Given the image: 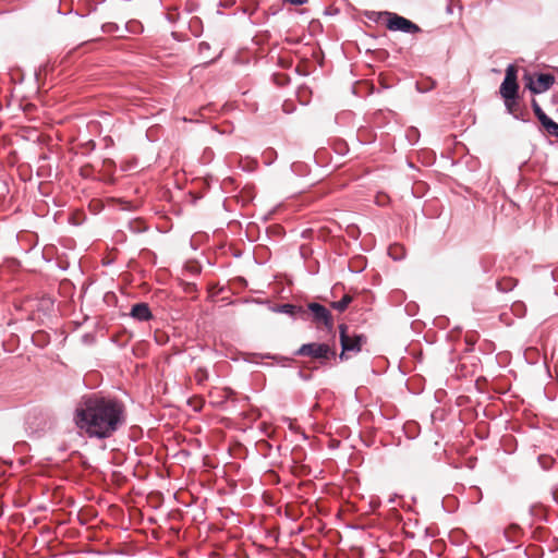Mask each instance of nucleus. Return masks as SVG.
<instances>
[{
  "mask_svg": "<svg viewBox=\"0 0 558 558\" xmlns=\"http://www.w3.org/2000/svg\"><path fill=\"white\" fill-rule=\"evenodd\" d=\"M74 422L89 438H110L126 423V409L117 398L90 395L78 402Z\"/></svg>",
  "mask_w": 558,
  "mask_h": 558,
  "instance_id": "f257e3e1",
  "label": "nucleus"
},
{
  "mask_svg": "<svg viewBox=\"0 0 558 558\" xmlns=\"http://www.w3.org/2000/svg\"><path fill=\"white\" fill-rule=\"evenodd\" d=\"M299 356H310L317 360L322 365L326 364L330 359L336 357V351L327 343H305L295 352Z\"/></svg>",
  "mask_w": 558,
  "mask_h": 558,
  "instance_id": "f03ea898",
  "label": "nucleus"
},
{
  "mask_svg": "<svg viewBox=\"0 0 558 558\" xmlns=\"http://www.w3.org/2000/svg\"><path fill=\"white\" fill-rule=\"evenodd\" d=\"M349 328L347 325L339 326L340 333V343L342 347V352L340 354V359L344 357L345 352L353 351L360 352L362 344L366 342V337L364 335H350L348 332Z\"/></svg>",
  "mask_w": 558,
  "mask_h": 558,
  "instance_id": "7ed1b4c3",
  "label": "nucleus"
},
{
  "mask_svg": "<svg viewBox=\"0 0 558 558\" xmlns=\"http://www.w3.org/2000/svg\"><path fill=\"white\" fill-rule=\"evenodd\" d=\"M518 68L513 64L508 65L504 82L500 85L499 93L502 98H512L518 96Z\"/></svg>",
  "mask_w": 558,
  "mask_h": 558,
  "instance_id": "20e7f679",
  "label": "nucleus"
},
{
  "mask_svg": "<svg viewBox=\"0 0 558 558\" xmlns=\"http://www.w3.org/2000/svg\"><path fill=\"white\" fill-rule=\"evenodd\" d=\"M385 15L388 17L387 27L390 31H401L410 34H414L421 31L416 24L396 13L385 12Z\"/></svg>",
  "mask_w": 558,
  "mask_h": 558,
  "instance_id": "39448f33",
  "label": "nucleus"
},
{
  "mask_svg": "<svg viewBox=\"0 0 558 558\" xmlns=\"http://www.w3.org/2000/svg\"><path fill=\"white\" fill-rule=\"evenodd\" d=\"M307 308L312 313L313 320L317 325H323L329 330L333 327L331 313L325 306L318 303H310Z\"/></svg>",
  "mask_w": 558,
  "mask_h": 558,
  "instance_id": "423d86ee",
  "label": "nucleus"
},
{
  "mask_svg": "<svg viewBox=\"0 0 558 558\" xmlns=\"http://www.w3.org/2000/svg\"><path fill=\"white\" fill-rule=\"evenodd\" d=\"M554 83H555L554 75L547 74V73H542V74L537 75L535 82L531 81L527 84V87L531 89L532 93L541 94V93L548 90L553 86Z\"/></svg>",
  "mask_w": 558,
  "mask_h": 558,
  "instance_id": "0eeeda50",
  "label": "nucleus"
},
{
  "mask_svg": "<svg viewBox=\"0 0 558 558\" xmlns=\"http://www.w3.org/2000/svg\"><path fill=\"white\" fill-rule=\"evenodd\" d=\"M131 316L135 319L146 322L151 318V312L149 310L148 304L146 303H137L132 306Z\"/></svg>",
  "mask_w": 558,
  "mask_h": 558,
  "instance_id": "6e6552de",
  "label": "nucleus"
},
{
  "mask_svg": "<svg viewBox=\"0 0 558 558\" xmlns=\"http://www.w3.org/2000/svg\"><path fill=\"white\" fill-rule=\"evenodd\" d=\"M538 121L547 134L558 137V123L554 122L546 113L539 116Z\"/></svg>",
  "mask_w": 558,
  "mask_h": 558,
  "instance_id": "1a4fd4ad",
  "label": "nucleus"
},
{
  "mask_svg": "<svg viewBox=\"0 0 558 558\" xmlns=\"http://www.w3.org/2000/svg\"><path fill=\"white\" fill-rule=\"evenodd\" d=\"M505 101V106L510 114L514 118L520 117V105L518 101V96H513L512 98H502Z\"/></svg>",
  "mask_w": 558,
  "mask_h": 558,
  "instance_id": "9d476101",
  "label": "nucleus"
},
{
  "mask_svg": "<svg viewBox=\"0 0 558 558\" xmlns=\"http://www.w3.org/2000/svg\"><path fill=\"white\" fill-rule=\"evenodd\" d=\"M352 300L353 298L350 294H344L340 301L332 302L331 307L339 312H344L352 302Z\"/></svg>",
  "mask_w": 558,
  "mask_h": 558,
  "instance_id": "9b49d317",
  "label": "nucleus"
},
{
  "mask_svg": "<svg viewBox=\"0 0 558 558\" xmlns=\"http://www.w3.org/2000/svg\"><path fill=\"white\" fill-rule=\"evenodd\" d=\"M517 284V281L513 278H502L497 282V287L500 291L507 292L512 290Z\"/></svg>",
  "mask_w": 558,
  "mask_h": 558,
  "instance_id": "f8f14e48",
  "label": "nucleus"
},
{
  "mask_svg": "<svg viewBox=\"0 0 558 558\" xmlns=\"http://www.w3.org/2000/svg\"><path fill=\"white\" fill-rule=\"evenodd\" d=\"M209 378L208 371L205 367H198L194 373V380L197 385H204Z\"/></svg>",
  "mask_w": 558,
  "mask_h": 558,
  "instance_id": "ddd939ff",
  "label": "nucleus"
},
{
  "mask_svg": "<svg viewBox=\"0 0 558 558\" xmlns=\"http://www.w3.org/2000/svg\"><path fill=\"white\" fill-rule=\"evenodd\" d=\"M538 461H539V464L545 470L550 469L553 466V464L555 463L554 458H551L550 456H546V454L539 456Z\"/></svg>",
  "mask_w": 558,
  "mask_h": 558,
  "instance_id": "4468645a",
  "label": "nucleus"
},
{
  "mask_svg": "<svg viewBox=\"0 0 558 558\" xmlns=\"http://www.w3.org/2000/svg\"><path fill=\"white\" fill-rule=\"evenodd\" d=\"M298 310L299 308L295 305H292V304H283V305L280 306V312L289 314V315H295Z\"/></svg>",
  "mask_w": 558,
  "mask_h": 558,
  "instance_id": "2eb2a0df",
  "label": "nucleus"
},
{
  "mask_svg": "<svg viewBox=\"0 0 558 558\" xmlns=\"http://www.w3.org/2000/svg\"><path fill=\"white\" fill-rule=\"evenodd\" d=\"M532 109H533L535 116L537 117V119L539 118V116H543L545 113L535 99H532Z\"/></svg>",
  "mask_w": 558,
  "mask_h": 558,
  "instance_id": "dca6fc26",
  "label": "nucleus"
},
{
  "mask_svg": "<svg viewBox=\"0 0 558 558\" xmlns=\"http://www.w3.org/2000/svg\"><path fill=\"white\" fill-rule=\"evenodd\" d=\"M90 171H92V166L90 165H86V166L81 168L82 175L87 177V175H89Z\"/></svg>",
  "mask_w": 558,
  "mask_h": 558,
  "instance_id": "f3484780",
  "label": "nucleus"
},
{
  "mask_svg": "<svg viewBox=\"0 0 558 558\" xmlns=\"http://www.w3.org/2000/svg\"><path fill=\"white\" fill-rule=\"evenodd\" d=\"M209 49V45L207 43H201L199 46H198V50L202 54L205 53V51H207Z\"/></svg>",
  "mask_w": 558,
  "mask_h": 558,
  "instance_id": "a211bd4d",
  "label": "nucleus"
},
{
  "mask_svg": "<svg viewBox=\"0 0 558 558\" xmlns=\"http://www.w3.org/2000/svg\"><path fill=\"white\" fill-rule=\"evenodd\" d=\"M509 531H511V533H517V532H519V526H517V525H511V526H510V529H509Z\"/></svg>",
  "mask_w": 558,
  "mask_h": 558,
  "instance_id": "6ab92c4d",
  "label": "nucleus"
},
{
  "mask_svg": "<svg viewBox=\"0 0 558 558\" xmlns=\"http://www.w3.org/2000/svg\"><path fill=\"white\" fill-rule=\"evenodd\" d=\"M105 32L110 33L111 32V25L104 26Z\"/></svg>",
  "mask_w": 558,
  "mask_h": 558,
  "instance_id": "aec40b11",
  "label": "nucleus"
}]
</instances>
